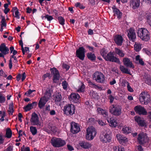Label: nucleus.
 <instances>
[{
    "label": "nucleus",
    "instance_id": "nucleus-1",
    "mask_svg": "<svg viewBox=\"0 0 151 151\" xmlns=\"http://www.w3.org/2000/svg\"><path fill=\"white\" fill-rule=\"evenodd\" d=\"M137 34L140 38L144 41H147L150 39L149 32L145 28H139L138 30Z\"/></svg>",
    "mask_w": 151,
    "mask_h": 151
},
{
    "label": "nucleus",
    "instance_id": "nucleus-2",
    "mask_svg": "<svg viewBox=\"0 0 151 151\" xmlns=\"http://www.w3.org/2000/svg\"><path fill=\"white\" fill-rule=\"evenodd\" d=\"M86 138L87 140H90L93 139L96 134L95 128L91 126L88 127L86 129Z\"/></svg>",
    "mask_w": 151,
    "mask_h": 151
},
{
    "label": "nucleus",
    "instance_id": "nucleus-3",
    "mask_svg": "<svg viewBox=\"0 0 151 151\" xmlns=\"http://www.w3.org/2000/svg\"><path fill=\"white\" fill-rule=\"evenodd\" d=\"M150 96L147 92L142 91L140 94L139 100L142 104L147 105L150 101Z\"/></svg>",
    "mask_w": 151,
    "mask_h": 151
},
{
    "label": "nucleus",
    "instance_id": "nucleus-4",
    "mask_svg": "<svg viewBox=\"0 0 151 151\" xmlns=\"http://www.w3.org/2000/svg\"><path fill=\"white\" fill-rule=\"evenodd\" d=\"M111 138V132L110 131H109L104 134H101L100 136L101 141L104 143L110 142Z\"/></svg>",
    "mask_w": 151,
    "mask_h": 151
},
{
    "label": "nucleus",
    "instance_id": "nucleus-5",
    "mask_svg": "<svg viewBox=\"0 0 151 151\" xmlns=\"http://www.w3.org/2000/svg\"><path fill=\"white\" fill-rule=\"evenodd\" d=\"M74 106L73 104H68L64 106L63 111L67 115H72L75 113Z\"/></svg>",
    "mask_w": 151,
    "mask_h": 151
},
{
    "label": "nucleus",
    "instance_id": "nucleus-6",
    "mask_svg": "<svg viewBox=\"0 0 151 151\" xmlns=\"http://www.w3.org/2000/svg\"><path fill=\"white\" fill-rule=\"evenodd\" d=\"M51 141L52 145L55 147H62L65 144L64 141L59 138L53 137L51 139Z\"/></svg>",
    "mask_w": 151,
    "mask_h": 151
},
{
    "label": "nucleus",
    "instance_id": "nucleus-7",
    "mask_svg": "<svg viewBox=\"0 0 151 151\" xmlns=\"http://www.w3.org/2000/svg\"><path fill=\"white\" fill-rule=\"evenodd\" d=\"M93 78L97 82L103 83L104 80V76L100 72H95L93 76Z\"/></svg>",
    "mask_w": 151,
    "mask_h": 151
},
{
    "label": "nucleus",
    "instance_id": "nucleus-8",
    "mask_svg": "<svg viewBox=\"0 0 151 151\" xmlns=\"http://www.w3.org/2000/svg\"><path fill=\"white\" fill-rule=\"evenodd\" d=\"M30 122L31 124L33 125H37L40 128L41 123L39 122V117L38 115L35 113H34L32 114V117L30 119Z\"/></svg>",
    "mask_w": 151,
    "mask_h": 151
},
{
    "label": "nucleus",
    "instance_id": "nucleus-9",
    "mask_svg": "<svg viewBox=\"0 0 151 151\" xmlns=\"http://www.w3.org/2000/svg\"><path fill=\"white\" fill-rule=\"evenodd\" d=\"M85 49L83 47H81L76 50V55L78 58L83 60L85 57Z\"/></svg>",
    "mask_w": 151,
    "mask_h": 151
},
{
    "label": "nucleus",
    "instance_id": "nucleus-10",
    "mask_svg": "<svg viewBox=\"0 0 151 151\" xmlns=\"http://www.w3.org/2000/svg\"><path fill=\"white\" fill-rule=\"evenodd\" d=\"M50 70L52 74L53 75V82L56 83L59 80L60 77L59 71L55 68H51Z\"/></svg>",
    "mask_w": 151,
    "mask_h": 151
},
{
    "label": "nucleus",
    "instance_id": "nucleus-11",
    "mask_svg": "<svg viewBox=\"0 0 151 151\" xmlns=\"http://www.w3.org/2000/svg\"><path fill=\"white\" fill-rule=\"evenodd\" d=\"M134 110L136 113L139 115H146L147 112L145 109L140 105H137L134 108Z\"/></svg>",
    "mask_w": 151,
    "mask_h": 151
},
{
    "label": "nucleus",
    "instance_id": "nucleus-12",
    "mask_svg": "<svg viewBox=\"0 0 151 151\" xmlns=\"http://www.w3.org/2000/svg\"><path fill=\"white\" fill-rule=\"evenodd\" d=\"M124 40V39L122 37L118 34L115 35L114 38L115 43L118 46L122 45Z\"/></svg>",
    "mask_w": 151,
    "mask_h": 151
},
{
    "label": "nucleus",
    "instance_id": "nucleus-13",
    "mask_svg": "<svg viewBox=\"0 0 151 151\" xmlns=\"http://www.w3.org/2000/svg\"><path fill=\"white\" fill-rule=\"evenodd\" d=\"M127 35L130 40H133L136 38V34L134 29L130 28L127 31Z\"/></svg>",
    "mask_w": 151,
    "mask_h": 151
},
{
    "label": "nucleus",
    "instance_id": "nucleus-14",
    "mask_svg": "<svg viewBox=\"0 0 151 151\" xmlns=\"http://www.w3.org/2000/svg\"><path fill=\"white\" fill-rule=\"evenodd\" d=\"M71 126V131L73 134L77 133L80 131V128L77 123L72 122Z\"/></svg>",
    "mask_w": 151,
    "mask_h": 151
},
{
    "label": "nucleus",
    "instance_id": "nucleus-15",
    "mask_svg": "<svg viewBox=\"0 0 151 151\" xmlns=\"http://www.w3.org/2000/svg\"><path fill=\"white\" fill-rule=\"evenodd\" d=\"M134 120L137 123L138 125L141 127H146V124L145 121L139 116H136L134 117Z\"/></svg>",
    "mask_w": 151,
    "mask_h": 151
},
{
    "label": "nucleus",
    "instance_id": "nucleus-16",
    "mask_svg": "<svg viewBox=\"0 0 151 151\" xmlns=\"http://www.w3.org/2000/svg\"><path fill=\"white\" fill-rule=\"evenodd\" d=\"M116 137L119 142L122 145L126 144L128 142L127 138L120 134H117Z\"/></svg>",
    "mask_w": 151,
    "mask_h": 151
},
{
    "label": "nucleus",
    "instance_id": "nucleus-17",
    "mask_svg": "<svg viewBox=\"0 0 151 151\" xmlns=\"http://www.w3.org/2000/svg\"><path fill=\"white\" fill-rule=\"evenodd\" d=\"M69 98L72 102L77 103L79 101L80 96L78 93H72Z\"/></svg>",
    "mask_w": 151,
    "mask_h": 151
},
{
    "label": "nucleus",
    "instance_id": "nucleus-18",
    "mask_svg": "<svg viewBox=\"0 0 151 151\" xmlns=\"http://www.w3.org/2000/svg\"><path fill=\"white\" fill-rule=\"evenodd\" d=\"M123 61L124 64L127 67L134 68V66L133 65L132 63L130 61L129 59L127 58H125L123 59Z\"/></svg>",
    "mask_w": 151,
    "mask_h": 151
},
{
    "label": "nucleus",
    "instance_id": "nucleus-19",
    "mask_svg": "<svg viewBox=\"0 0 151 151\" xmlns=\"http://www.w3.org/2000/svg\"><path fill=\"white\" fill-rule=\"evenodd\" d=\"M122 113V107L119 105L114 106V115L120 116Z\"/></svg>",
    "mask_w": 151,
    "mask_h": 151
},
{
    "label": "nucleus",
    "instance_id": "nucleus-20",
    "mask_svg": "<svg viewBox=\"0 0 151 151\" xmlns=\"http://www.w3.org/2000/svg\"><path fill=\"white\" fill-rule=\"evenodd\" d=\"M145 136L143 132L139 133L138 135L137 141L140 145L143 144L145 143Z\"/></svg>",
    "mask_w": 151,
    "mask_h": 151
},
{
    "label": "nucleus",
    "instance_id": "nucleus-21",
    "mask_svg": "<svg viewBox=\"0 0 151 151\" xmlns=\"http://www.w3.org/2000/svg\"><path fill=\"white\" fill-rule=\"evenodd\" d=\"M9 51V48L6 46L5 43H2L0 45V51L3 54L6 55L8 54Z\"/></svg>",
    "mask_w": 151,
    "mask_h": 151
},
{
    "label": "nucleus",
    "instance_id": "nucleus-22",
    "mask_svg": "<svg viewBox=\"0 0 151 151\" xmlns=\"http://www.w3.org/2000/svg\"><path fill=\"white\" fill-rule=\"evenodd\" d=\"M130 4L133 9H137L139 6L140 0H130Z\"/></svg>",
    "mask_w": 151,
    "mask_h": 151
},
{
    "label": "nucleus",
    "instance_id": "nucleus-23",
    "mask_svg": "<svg viewBox=\"0 0 151 151\" xmlns=\"http://www.w3.org/2000/svg\"><path fill=\"white\" fill-rule=\"evenodd\" d=\"M48 101L47 99H45L44 97H42L40 99L38 103V106L41 109L44 106Z\"/></svg>",
    "mask_w": 151,
    "mask_h": 151
},
{
    "label": "nucleus",
    "instance_id": "nucleus-24",
    "mask_svg": "<svg viewBox=\"0 0 151 151\" xmlns=\"http://www.w3.org/2000/svg\"><path fill=\"white\" fill-rule=\"evenodd\" d=\"M79 145L82 148L85 149H88L91 147L90 144L85 141H80Z\"/></svg>",
    "mask_w": 151,
    "mask_h": 151
},
{
    "label": "nucleus",
    "instance_id": "nucleus-25",
    "mask_svg": "<svg viewBox=\"0 0 151 151\" xmlns=\"http://www.w3.org/2000/svg\"><path fill=\"white\" fill-rule=\"evenodd\" d=\"M114 14L115 15H116L118 19L121 18L122 15V13L119 9L116 8L115 6H114Z\"/></svg>",
    "mask_w": 151,
    "mask_h": 151
},
{
    "label": "nucleus",
    "instance_id": "nucleus-26",
    "mask_svg": "<svg viewBox=\"0 0 151 151\" xmlns=\"http://www.w3.org/2000/svg\"><path fill=\"white\" fill-rule=\"evenodd\" d=\"M145 16L148 23L151 26V13L149 12H147Z\"/></svg>",
    "mask_w": 151,
    "mask_h": 151
},
{
    "label": "nucleus",
    "instance_id": "nucleus-27",
    "mask_svg": "<svg viewBox=\"0 0 151 151\" xmlns=\"http://www.w3.org/2000/svg\"><path fill=\"white\" fill-rule=\"evenodd\" d=\"M104 58L106 60L113 62V53H109L106 56H105Z\"/></svg>",
    "mask_w": 151,
    "mask_h": 151
},
{
    "label": "nucleus",
    "instance_id": "nucleus-28",
    "mask_svg": "<svg viewBox=\"0 0 151 151\" xmlns=\"http://www.w3.org/2000/svg\"><path fill=\"white\" fill-rule=\"evenodd\" d=\"M115 53L121 57H123L124 56V53H123L122 50H121L116 47L115 48Z\"/></svg>",
    "mask_w": 151,
    "mask_h": 151
},
{
    "label": "nucleus",
    "instance_id": "nucleus-29",
    "mask_svg": "<svg viewBox=\"0 0 151 151\" xmlns=\"http://www.w3.org/2000/svg\"><path fill=\"white\" fill-rule=\"evenodd\" d=\"M122 131L124 133L128 134L131 132V129L129 127H123Z\"/></svg>",
    "mask_w": 151,
    "mask_h": 151
},
{
    "label": "nucleus",
    "instance_id": "nucleus-30",
    "mask_svg": "<svg viewBox=\"0 0 151 151\" xmlns=\"http://www.w3.org/2000/svg\"><path fill=\"white\" fill-rule=\"evenodd\" d=\"M14 104L13 103H12L9 104V106L8 111L9 112V114L12 115L14 110Z\"/></svg>",
    "mask_w": 151,
    "mask_h": 151
},
{
    "label": "nucleus",
    "instance_id": "nucleus-31",
    "mask_svg": "<svg viewBox=\"0 0 151 151\" xmlns=\"http://www.w3.org/2000/svg\"><path fill=\"white\" fill-rule=\"evenodd\" d=\"M12 132L9 128H7L6 130V133L5 137L7 138H10L12 137Z\"/></svg>",
    "mask_w": 151,
    "mask_h": 151
},
{
    "label": "nucleus",
    "instance_id": "nucleus-32",
    "mask_svg": "<svg viewBox=\"0 0 151 151\" xmlns=\"http://www.w3.org/2000/svg\"><path fill=\"white\" fill-rule=\"evenodd\" d=\"M120 68L122 73L129 74H130V72L129 71L128 69L125 68L124 66L120 65Z\"/></svg>",
    "mask_w": 151,
    "mask_h": 151
},
{
    "label": "nucleus",
    "instance_id": "nucleus-33",
    "mask_svg": "<svg viewBox=\"0 0 151 151\" xmlns=\"http://www.w3.org/2000/svg\"><path fill=\"white\" fill-rule=\"evenodd\" d=\"M134 49L136 52L139 51L142 48V45L140 43H135L134 45Z\"/></svg>",
    "mask_w": 151,
    "mask_h": 151
},
{
    "label": "nucleus",
    "instance_id": "nucleus-34",
    "mask_svg": "<svg viewBox=\"0 0 151 151\" xmlns=\"http://www.w3.org/2000/svg\"><path fill=\"white\" fill-rule=\"evenodd\" d=\"M88 58L91 60L93 61L96 59V56L94 54L91 52L88 53L87 54Z\"/></svg>",
    "mask_w": 151,
    "mask_h": 151
},
{
    "label": "nucleus",
    "instance_id": "nucleus-35",
    "mask_svg": "<svg viewBox=\"0 0 151 151\" xmlns=\"http://www.w3.org/2000/svg\"><path fill=\"white\" fill-rule=\"evenodd\" d=\"M51 96V93L50 90H46L45 93V96L42 97H44L45 98V99H47L48 100V99H49Z\"/></svg>",
    "mask_w": 151,
    "mask_h": 151
},
{
    "label": "nucleus",
    "instance_id": "nucleus-36",
    "mask_svg": "<svg viewBox=\"0 0 151 151\" xmlns=\"http://www.w3.org/2000/svg\"><path fill=\"white\" fill-rule=\"evenodd\" d=\"M111 93L112 92L110 89H109L107 91V95L110 94L108 96V99L110 100V102L111 103H112L113 101V97L112 95L111 94Z\"/></svg>",
    "mask_w": 151,
    "mask_h": 151
},
{
    "label": "nucleus",
    "instance_id": "nucleus-37",
    "mask_svg": "<svg viewBox=\"0 0 151 151\" xmlns=\"http://www.w3.org/2000/svg\"><path fill=\"white\" fill-rule=\"evenodd\" d=\"M140 56L139 55H137L135 59L136 61H139V63L142 66H143L145 64L144 62L142 59V58L140 59Z\"/></svg>",
    "mask_w": 151,
    "mask_h": 151
},
{
    "label": "nucleus",
    "instance_id": "nucleus-38",
    "mask_svg": "<svg viewBox=\"0 0 151 151\" xmlns=\"http://www.w3.org/2000/svg\"><path fill=\"white\" fill-rule=\"evenodd\" d=\"M61 99L62 96L59 93L56 94L54 97L55 101L56 102H60L61 100Z\"/></svg>",
    "mask_w": 151,
    "mask_h": 151
},
{
    "label": "nucleus",
    "instance_id": "nucleus-39",
    "mask_svg": "<svg viewBox=\"0 0 151 151\" xmlns=\"http://www.w3.org/2000/svg\"><path fill=\"white\" fill-rule=\"evenodd\" d=\"M97 111L99 113H101L102 115L105 114L106 116L107 115V112L106 111L101 108H98L97 109Z\"/></svg>",
    "mask_w": 151,
    "mask_h": 151
},
{
    "label": "nucleus",
    "instance_id": "nucleus-40",
    "mask_svg": "<svg viewBox=\"0 0 151 151\" xmlns=\"http://www.w3.org/2000/svg\"><path fill=\"white\" fill-rule=\"evenodd\" d=\"M2 17V19L1 21V27H6V20L5 18L4 17L1 16Z\"/></svg>",
    "mask_w": 151,
    "mask_h": 151
},
{
    "label": "nucleus",
    "instance_id": "nucleus-41",
    "mask_svg": "<svg viewBox=\"0 0 151 151\" xmlns=\"http://www.w3.org/2000/svg\"><path fill=\"white\" fill-rule=\"evenodd\" d=\"M107 121L109 123V125L112 127H113V118L111 117L109 118H108L107 119Z\"/></svg>",
    "mask_w": 151,
    "mask_h": 151
},
{
    "label": "nucleus",
    "instance_id": "nucleus-42",
    "mask_svg": "<svg viewBox=\"0 0 151 151\" xmlns=\"http://www.w3.org/2000/svg\"><path fill=\"white\" fill-rule=\"evenodd\" d=\"M30 130L33 135H34L37 133V130L36 127L31 126L30 127Z\"/></svg>",
    "mask_w": 151,
    "mask_h": 151
},
{
    "label": "nucleus",
    "instance_id": "nucleus-43",
    "mask_svg": "<svg viewBox=\"0 0 151 151\" xmlns=\"http://www.w3.org/2000/svg\"><path fill=\"white\" fill-rule=\"evenodd\" d=\"M114 151H125L123 147L116 146L114 147Z\"/></svg>",
    "mask_w": 151,
    "mask_h": 151
},
{
    "label": "nucleus",
    "instance_id": "nucleus-44",
    "mask_svg": "<svg viewBox=\"0 0 151 151\" xmlns=\"http://www.w3.org/2000/svg\"><path fill=\"white\" fill-rule=\"evenodd\" d=\"M58 20L60 23L62 25H63L64 24L65 19L64 18L61 17H59L58 18Z\"/></svg>",
    "mask_w": 151,
    "mask_h": 151
},
{
    "label": "nucleus",
    "instance_id": "nucleus-45",
    "mask_svg": "<svg viewBox=\"0 0 151 151\" xmlns=\"http://www.w3.org/2000/svg\"><path fill=\"white\" fill-rule=\"evenodd\" d=\"M24 108L25 111H27L30 110L32 108V105L30 104H29L26 106L24 107Z\"/></svg>",
    "mask_w": 151,
    "mask_h": 151
},
{
    "label": "nucleus",
    "instance_id": "nucleus-46",
    "mask_svg": "<svg viewBox=\"0 0 151 151\" xmlns=\"http://www.w3.org/2000/svg\"><path fill=\"white\" fill-rule=\"evenodd\" d=\"M107 53V51L104 48L102 49L101 50V54L104 58L105 57V56H106V55Z\"/></svg>",
    "mask_w": 151,
    "mask_h": 151
},
{
    "label": "nucleus",
    "instance_id": "nucleus-47",
    "mask_svg": "<svg viewBox=\"0 0 151 151\" xmlns=\"http://www.w3.org/2000/svg\"><path fill=\"white\" fill-rule=\"evenodd\" d=\"M6 101L5 97L3 96V95L1 93H0V102L3 103L5 102Z\"/></svg>",
    "mask_w": 151,
    "mask_h": 151
},
{
    "label": "nucleus",
    "instance_id": "nucleus-48",
    "mask_svg": "<svg viewBox=\"0 0 151 151\" xmlns=\"http://www.w3.org/2000/svg\"><path fill=\"white\" fill-rule=\"evenodd\" d=\"M49 128L50 130L53 132H55L57 131L56 128L55 126H49Z\"/></svg>",
    "mask_w": 151,
    "mask_h": 151
},
{
    "label": "nucleus",
    "instance_id": "nucleus-49",
    "mask_svg": "<svg viewBox=\"0 0 151 151\" xmlns=\"http://www.w3.org/2000/svg\"><path fill=\"white\" fill-rule=\"evenodd\" d=\"M85 86L84 84L82 83L81 85L79 88L78 89V91L83 92L84 91Z\"/></svg>",
    "mask_w": 151,
    "mask_h": 151
},
{
    "label": "nucleus",
    "instance_id": "nucleus-50",
    "mask_svg": "<svg viewBox=\"0 0 151 151\" xmlns=\"http://www.w3.org/2000/svg\"><path fill=\"white\" fill-rule=\"evenodd\" d=\"M68 85V83L66 81H64L62 82V85L64 89L65 90L67 89Z\"/></svg>",
    "mask_w": 151,
    "mask_h": 151
},
{
    "label": "nucleus",
    "instance_id": "nucleus-51",
    "mask_svg": "<svg viewBox=\"0 0 151 151\" xmlns=\"http://www.w3.org/2000/svg\"><path fill=\"white\" fill-rule=\"evenodd\" d=\"M45 18H47V20L49 21H50L53 19V17L52 16H50L47 14L45 16Z\"/></svg>",
    "mask_w": 151,
    "mask_h": 151
},
{
    "label": "nucleus",
    "instance_id": "nucleus-52",
    "mask_svg": "<svg viewBox=\"0 0 151 151\" xmlns=\"http://www.w3.org/2000/svg\"><path fill=\"white\" fill-rule=\"evenodd\" d=\"M145 83L148 85H151V79L148 77L146 78Z\"/></svg>",
    "mask_w": 151,
    "mask_h": 151
},
{
    "label": "nucleus",
    "instance_id": "nucleus-53",
    "mask_svg": "<svg viewBox=\"0 0 151 151\" xmlns=\"http://www.w3.org/2000/svg\"><path fill=\"white\" fill-rule=\"evenodd\" d=\"M88 122L90 123V124H93L95 123V119L93 118H91L89 119Z\"/></svg>",
    "mask_w": 151,
    "mask_h": 151
},
{
    "label": "nucleus",
    "instance_id": "nucleus-54",
    "mask_svg": "<svg viewBox=\"0 0 151 151\" xmlns=\"http://www.w3.org/2000/svg\"><path fill=\"white\" fill-rule=\"evenodd\" d=\"M127 88L128 91L130 92H132L133 91V90L129 85V83L127 82Z\"/></svg>",
    "mask_w": 151,
    "mask_h": 151
},
{
    "label": "nucleus",
    "instance_id": "nucleus-55",
    "mask_svg": "<svg viewBox=\"0 0 151 151\" xmlns=\"http://www.w3.org/2000/svg\"><path fill=\"white\" fill-rule=\"evenodd\" d=\"M114 62L117 63L119 64H121V62L118 58H117L114 56Z\"/></svg>",
    "mask_w": 151,
    "mask_h": 151
},
{
    "label": "nucleus",
    "instance_id": "nucleus-56",
    "mask_svg": "<svg viewBox=\"0 0 151 151\" xmlns=\"http://www.w3.org/2000/svg\"><path fill=\"white\" fill-rule=\"evenodd\" d=\"M63 68L67 70H68L70 68V66L66 64H63Z\"/></svg>",
    "mask_w": 151,
    "mask_h": 151
},
{
    "label": "nucleus",
    "instance_id": "nucleus-57",
    "mask_svg": "<svg viewBox=\"0 0 151 151\" xmlns=\"http://www.w3.org/2000/svg\"><path fill=\"white\" fill-rule=\"evenodd\" d=\"M109 112L112 114L113 113V105H112L109 108Z\"/></svg>",
    "mask_w": 151,
    "mask_h": 151
},
{
    "label": "nucleus",
    "instance_id": "nucleus-58",
    "mask_svg": "<svg viewBox=\"0 0 151 151\" xmlns=\"http://www.w3.org/2000/svg\"><path fill=\"white\" fill-rule=\"evenodd\" d=\"M4 140V139L3 138L2 135L0 134V144L3 143Z\"/></svg>",
    "mask_w": 151,
    "mask_h": 151
},
{
    "label": "nucleus",
    "instance_id": "nucleus-59",
    "mask_svg": "<svg viewBox=\"0 0 151 151\" xmlns=\"http://www.w3.org/2000/svg\"><path fill=\"white\" fill-rule=\"evenodd\" d=\"M88 83H89V85L90 86H93V87H95V86H96V85L94 83H93V82L90 81H88Z\"/></svg>",
    "mask_w": 151,
    "mask_h": 151
},
{
    "label": "nucleus",
    "instance_id": "nucleus-60",
    "mask_svg": "<svg viewBox=\"0 0 151 151\" xmlns=\"http://www.w3.org/2000/svg\"><path fill=\"white\" fill-rule=\"evenodd\" d=\"M26 77V74L25 72H24L23 73L22 75V81H23L25 79Z\"/></svg>",
    "mask_w": 151,
    "mask_h": 151
},
{
    "label": "nucleus",
    "instance_id": "nucleus-61",
    "mask_svg": "<svg viewBox=\"0 0 151 151\" xmlns=\"http://www.w3.org/2000/svg\"><path fill=\"white\" fill-rule=\"evenodd\" d=\"M143 50H144L146 53L147 54V55H150V52L147 49H144Z\"/></svg>",
    "mask_w": 151,
    "mask_h": 151
},
{
    "label": "nucleus",
    "instance_id": "nucleus-62",
    "mask_svg": "<svg viewBox=\"0 0 151 151\" xmlns=\"http://www.w3.org/2000/svg\"><path fill=\"white\" fill-rule=\"evenodd\" d=\"M98 123L101 126H104L105 125V123L102 121L99 120L98 121Z\"/></svg>",
    "mask_w": 151,
    "mask_h": 151
},
{
    "label": "nucleus",
    "instance_id": "nucleus-63",
    "mask_svg": "<svg viewBox=\"0 0 151 151\" xmlns=\"http://www.w3.org/2000/svg\"><path fill=\"white\" fill-rule=\"evenodd\" d=\"M12 150L13 149L12 147L9 146L6 149V151L4 150V151H12Z\"/></svg>",
    "mask_w": 151,
    "mask_h": 151
},
{
    "label": "nucleus",
    "instance_id": "nucleus-64",
    "mask_svg": "<svg viewBox=\"0 0 151 151\" xmlns=\"http://www.w3.org/2000/svg\"><path fill=\"white\" fill-rule=\"evenodd\" d=\"M148 116L149 121L151 122V111H149L148 113Z\"/></svg>",
    "mask_w": 151,
    "mask_h": 151
}]
</instances>
